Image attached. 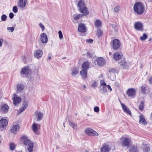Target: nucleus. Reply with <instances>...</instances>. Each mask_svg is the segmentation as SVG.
I'll use <instances>...</instances> for the list:
<instances>
[{
  "instance_id": "f257e3e1",
  "label": "nucleus",
  "mask_w": 152,
  "mask_h": 152,
  "mask_svg": "<svg viewBox=\"0 0 152 152\" xmlns=\"http://www.w3.org/2000/svg\"><path fill=\"white\" fill-rule=\"evenodd\" d=\"M77 6L79 7L80 12L83 14H76L72 16L73 20H77L83 16H86L89 14L88 10L83 1L80 0L78 2Z\"/></svg>"
},
{
  "instance_id": "f03ea898",
  "label": "nucleus",
  "mask_w": 152,
  "mask_h": 152,
  "mask_svg": "<svg viewBox=\"0 0 152 152\" xmlns=\"http://www.w3.org/2000/svg\"><path fill=\"white\" fill-rule=\"evenodd\" d=\"M21 140L23 144L26 145H27V149L29 152H32L34 146L33 143L30 141L26 136L22 137Z\"/></svg>"
},
{
  "instance_id": "7ed1b4c3",
  "label": "nucleus",
  "mask_w": 152,
  "mask_h": 152,
  "mask_svg": "<svg viewBox=\"0 0 152 152\" xmlns=\"http://www.w3.org/2000/svg\"><path fill=\"white\" fill-rule=\"evenodd\" d=\"M134 11L137 14L141 15L144 12L145 8L142 3L138 2L134 5Z\"/></svg>"
},
{
  "instance_id": "20e7f679",
  "label": "nucleus",
  "mask_w": 152,
  "mask_h": 152,
  "mask_svg": "<svg viewBox=\"0 0 152 152\" xmlns=\"http://www.w3.org/2000/svg\"><path fill=\"white\" fill-rule=\"evenodd\" d=\"M120 140L122 141L121 143V145L122 147H129L130 145L131 142V139L130 138H125L122 137Z\"/></svg>"
},
{
  "instance_id": "39448f33",
  "label": "nucleus",
  "mask_w": 152,
  "mask_h": 152,
  "mask_svg": "<svg viewBox=\"0 0 152 152\" xmlns=\"http://www.w3.org/2000/svg\"><path fill=\"white\" fill-rule=\"evenodd\" d=\"M31 71L28 66H26L22 69L20 72L21 75L23 77H26Z\"/></svg>"
},
{
  "instance_id": "423d86ee",
  "label": "nucleus",
  "mask_w": 152,
  "mask_h": 152,
  "mask_svg": "<svg viewBox=\"0 0 152 152\" xmlns=\"http://www.w3.org/2000/svg\"><path fill=\"white\" fill-rule=\"evenodd\" d=\"M85 132L88 136H97L98 135L96 131L89 128L86 129Z\"/></svg>"
},
{
  "instance_id": "0eeeda50",
  "label": "nucleus",
  "mask_w": 152,
  "mask_h": 152,
  "mask_svg": "<svg viewBox=\"0 0 152 152\" xmlns=\"http://www.w3.org/2000/svg\"><path fill=\"white\" fill-rule=\"evenodd\" d=\"M8 124V121L5 119L0 120V130L3 131L6 129Z\"/></svg>"
},
{
  "instance_id": "6e6552de",
  "label": "nucleus",
  "mask_w": 152,
  "mask_h": 152,
  "mask_svg": "<svg viewBox=\"0 0 152 152\" xmlns=\"http://www.w3.org/2000/svg\"><path fill=\"white\" fill-rule=\"evenodd\" d=\"M121 45L120 41L118 39H115L112 42V46L114 49L116 50L119 49Z\"/></svg>"
},
{
  "instance_id": "1a4fd4ad",
  "label": "nucleus",
  "mask_w": 152,
  "mask_h": 152,
  "mask_svg": "<svg viewBox=\"0 0 152 152\" xmlns=\"http://www.w3.org/2000/svg\"><path fill=\"white\" fill-rule=\"evenodd\" d=\"M121 105L124 111L130 115H131L132 113L129 108L122 103H121Z\"/></svg>"
},
{
  "instance_id": "9d476101",
  "label": "nucleus",
  "mask_w": 152,
  "mask_h": 152,
  "mask_svg": "<svg viewBox=\"0 0 152 152\" xmlns=\"http://www.w3.org/2000/svg\"><path fill=\"white\" fill-rule=\"evenodd\" d=\"M96 61L98 65L100 66L104 65L106 63L105 60L102 57L98 58L97 59Z\"/></svg>"
},
{
  "instance_id": "9b49d317",
  "label": "nucleus",
  "mask_w": 152,
  "mask_h": 152,
  "mask_svg": "<svg viewBox=\"0 0 152 152\" xmlns=\"http://www.w3.org/2000/svg\"><path fill=\"white\" fill-rule=\"evenodd\" d=\"M126 93L129 96L134 97L135 95V91L133 88H129L127 91Z\"/></svg>"
},
{
  "instance_id": "f8f14e48",
  "label": "nucleus",
  "mask_w": 152,
  "mask_h": 152,
  "mask_svg": "<svg viewBox=\"0 0 152 152\" xmlns=\"http://www.w3.org/2000/svg\"><path fill=\"white\" fill-rule=\"evenodd\" d=\"M40 40L43 43H46L48 40L47 36L46 34L43 33L40 35Z\"/></svg>"
},
{
  "instance_id": "ddd939ff",
  "label": "nucleus",
  "mask_w": 152,
  "mask_h": 152,
  "mask_svg": "<svg viewBox=\"0 0 152 152\" xmlns=\"http://www.w3.org/2000/svg\"><path fill=\"white\" fill-rule=\"evenodd\" d=\"M28 106V102L25 100L23 102L22 107L20 108L19 110L18 111V113L20 114L23 112Z\"/></svg>"
},
{
  "instance_id": "4468645a",
  "label": "nucleus",
  "mask_w": 152,
  "mask_h": 152,
  "mask_svg": "<svg viewBox=\"0 0 152 152\" xmlns=\"http://www.w3.org/2000/svg\"><path fill=\"white\" fill-rule=\"evenodd\" d=\"M26 2L27 0H19L18 6L20 8L23 9L25 7Z\"/></svg>"
},
{
  "instance_id": "2eb2a0df",
  "label": "nucleus",
  "mask_w": 152,
  "mask_h": 152,
  "mask_svg": "<svg viewBox=\"0 0 152 152\" xmlns=\"http://www.w3.org/2000/svg\"><path fill=\"white\" fill-rule=\"evenodd\" d=\"M119 64L121 65V66L124 69H128V66L127 63L125 62V60L124 58L121 59L120 62H119Z\"/></svg>"
},
{
  "instance_id": "dca6fc26",
  "label": "nucleus",
  "mask_w": 152,
  "mask_h": 152,
  "mask_svg": "<svg viewBox=\"0 0 152 152\" xmlns=\"http://www.w3.org/2000/svg\"><path fill=\"white\" fill-rule=\"evenodd\" d=\"M19 128L20 125L19 124L14 125L12 127L11 131L13 133L16 134L19 131Z\"/></svg>"
},
{
  "instance_id": "f3484780",
  "label": "nucleus",
  "mask_w": 152,
  "mask_h": 152,
  "mask_svg": "<svg viewBox=\"0 0 152 152\" xmlns=\"http://www.w3.org/2000/svg\"><path fill=\"white\" fill-rule=\"evenodd\" d=\"M78 30L79 31L82 33L85 32L86 29L84 24L82 23H80L78 26Z\"/></svg>"
},
{
  "instance_id": "a211bd4d",
  "label": "nucleus",
  "mask_w": 152,
  "mask_h": 152,
  "mask_svg": "<svg viewBox=\"0 0 152 152\" xmlns=\"http://www.w3.org/2000/svg\"><path fill=\"white\" fill-rule=\"evenodd\" d=\"M43 54V52L41 50H38L34 53V56L38 58H41Z\"/></svg>"
},
{
  "instance_id": "6ab92c4d",
  "label": "nucleus",
  "mask_w": 152,
  "mask_h": 152,
  "mask_svg": "<svg viewBox=\"0 0 152 152\" xmlns=\"http://www.w3.org/2000/svg\"><path fill=\"white\" fill-rule=\"evenodd\" d=\"M36 118H37V121H39L41 120L43 117V114L41 112H35Z\"/></svg>"
},
{
  "instance_id": "aec40b11",
  "label": "nucleus",
  "mask_w": 152,
  "mask_h": 152,
  "mask_svg": "<svg viewBox=\"0 0 152 152\" xmlns=\"http://www.w3.org/2000/svg\"><path fill=\"white\" fill-rule=\"evenodd\" d=\"M110 150L109 145L106 144H104L103 146L101 148V152H109Z\"/></svg>"
},
{
  "instance_id": "412c9836",
  "label": "nucleus",
  "mask_w": 152,
  "mask_h": 152,
  "mask_svg": "<svg viewBox=\"0 0 152 152\" xmlns=\"http://www.w3.org/2000/svg\"><path fill=\"white\" fill-rule=\"evenodd\" d=\"M134 27L137 30L142 31V29L143 26L141 23L137 22L135 23Z\"/></svg>"
},
{
  "instance_id": "4be33fe9",
  "label": "nucleus",
  "mask_w": 152,
  "mask_h": 152,
  "mask_svg": "<svg viewBox=\"0 0 152 152\" xmlns=\"http://www.w3.org/2000/svg\"><path fill=\"white\" fill-rule=\"evenodd\" d=\"M40 125L39 124L34 123L32 126V128L34 132L36 134V132L38 129L40 128Z\"/></svg>"
},
{
  "instance_id": "5701e85b",
  "label": "nucleus",
  "mask_w": 152,
  "mask_h": 152,
  "mask_svg": "<svg viewBox=\"0 0 152 152\" xmlns=\"http://www.w3.org/2000/svg\"><path fill=\"white\" fill-rule=\"evenodd\" d=\"M16 88L17 92H20L24 89V85L23 84L19 83L17 85Z\"/></svg>"
},
{
  "instance_id": "b1692460",
  "label": "nucleus",
  "mask_w": 152,
  "mask_h": 152,
  "mask_svg": "<svg viewBox=\"0 0 152 152\" xmlns=\"http://www.w3.org/2000/svg\"><path fill=\"white\" fill-rule=\"evenodd\" d=\"M13 104L15 106L21 102V98L19 97H17L16 94H15V96L13 98Z\"/></svg>"
},
{
  "instance_id": "393cba45",
  "label": "nucleus",
  "mask_w": 152,
  "mask_h": 152,
  "mask_svg": "<svg viewBox=\"0 0 152 152\" xmlns=\"http://www.w3.org/2000/svg\"><path fill=\"white\" fill-rule=\"evenodd\" d=\"M9 107L7 104H3L2 105L1 111L4 113H6L8 110Z\"/></svg>"
},
{
  "instance_id": "a878e982",
  "label": "nucleus",
  "mask_w": 152,
  "mask_h": 152,
  "mask_svg": "<svg viewBox=\"0 0 152 152\" xmlns=\"http://www.w3.org/2000/svg\"><path fill=\"white\" fill-rule=\"evenodd\" d=\"M139 123L145 125L147 124V122L142 115L139 116Z\"/></svg>"
},
{
  "instance_id": "bb28decb",
  "label": "nucleus",
  "mask_w": 152,
  "mask_h": 152,
  "mask_svg": "<svg viewBox=\"0 0 152 152\" xmlns=\"http://www.w3.org/2000/svg\"><path fill=\"white\" fill-rule=\"evenodd\" d=\"M89 66V64L88 62L87 61L84 63L82 65V68L83 69L87 70L88 69Z\"/></svg>"
},
{
  "instance_id": "cd10ccee",
  "label": "nucleus",
  "mask_w": 152,
  "mask_h": 152,
  "mask_svg": "<svg viewBox=\"0 0 152 152\" xmlns=\"http://www.w3.org/2000/svg\"><path fill=\"white\" fill-rule=\"evenodd\" d=\"M80 74L84 79L87 77V70L83 69L80 72Z\"/></svg>"
},
{
  "instance_id": "c85d7f7f",
  "label": "nucleus",
  "mask_w": 152,
  "mask_h": 152,
  "mask_svg": "<svg viewBox=\"0 0 152 152\" xmlns=\"http://www.w3.org/2000/svg\"><path fill=\"white\" fill-rule=\"evenodd\" d=\"M121 58V55L118 53H114L113 56V58L116 60L119 59Z\"/></svg>"
},
{
  "instance_id": "c756f323",
  "label": "nucleus",
  "mask_w": 152,
  "mask_h": 152,
  "mask_svg": "<svg viewBox=\"0 0 152 152\" xmlns=\"http://www.w3.org/2000/svg\"><path fill=\"white\" fill-rule=\"evenodd\" d=\"M95 25L97 28L100 27L102 25L101 21L99 20H96L95 22Z\"/></svg>"
},
{
  "instance_id": "7c9ffc66",
  "label": "nucleus",
  "mask_w": 152,
  "mask_h": 152,
  "mask_svg": "<svg viewBox=\"0 0 152 152\" xmlns=\"http://www.w3.org/2000/svg\"><path fill=\"white\" fill-rule=\"evenodd\" d=\"M69 124L74 129H77V125L73 122L69 121Z\"/></svg>"
},
{
  "instance_id": "2f4dec72",
  "label": "nucleus",
  "mask_w": 152,
  "mask_h": 152,
  "mask_svg": "<svg viewBox=\"0 0 152 152\" xmlns=\"http://www.w3.org/2000/svg\"><path fill=\"white\" fill-rule=\"evenodd\" d=\"M78 73V69L77 68H74L72 70L71 75L72 76H75Z\"/></svg>"
},
{
  "instance_id": "473e14b6",
  "label": "nucleus",
  "mask_w": 152,
  "mask_h": 152,
  "mask_svg": "<svg viewBox=\"0 0 152 152\" xmlns=\"http://www.w3.org/2000/svg\"><path fill=\"white\" fill-rule=\"evenodd\" d=\"M96 34L98 37H100L102 35V31L100 29H98Z\"/></svg>"
},
{
  "instance_id": "72a5a7b5",
  "label": "nucleus",
  "mask_w": 152,
  "mask_h": 152,
  "mask_svg": "<svg viewBox=\"0 0 152 152\" xmlns=\"http://www.w3.org/2000/svg\"><path fill=\"white\" fill-rule=\"evenodd\" d=\"M144 107V102L143 101H141L139 105V109L140 110L142 111Z\"/></svg>"
},
{
  "instance_id": "f704fd0d",
  "label": "nucleus",
  "mask_w": 152,
  "mask_h": 152,
  "mask_svg": "<svg viewBox=\"0 0 152 152\" xmlns=\"http://www.w3.org/2000/svg\"><path fill=\"white\" fill-rule=\"evenodd\" d=\"M100 90L101 91V93L102 94H105L107 91V89L106 86H103L102 89H101Z\"/></svg>"
},
{
  "instance_id": "c9c22d12",
  "label": "nucleus",
  "mask_w": 152,
  "mask_h": 152,
  "mask_svg": "<svg viewBox=\"0 0 152 152\" xmlns=\"http://www.w3.org/2000/svg\"><path fill=\"white\" fill-rule=\"evenodd\" d=\"M148 37V36L145 34H143V36L140 37V39L141 40L144 41Z\"/></svg>"
},
{
  "instance_id": "e433bc0d",
  "label": "nucleus",
  "mask_w": 152,
  "mask_h": 152,
  "mask_svg": "<svg viewBox=\"0 0 152 152\" xmlns=\"http://www.w3.org/2000/svg\"><path fill=\"white\" fill-rule=\"evenodd\" d=\"M15 145L13 143H11L10 144V148L11 150H13L15 148Z\"/></svg>"
},
{
  "instance_id": "4c0bfd02",
  "label": "nucleus",
  "mask_w": 152,
  "mask_h": 152,
  "mask_svg": "<svg viewBox=\"0 0 152 152\" xmlns=\"http://www.w3.org/2000/svg\"><path fill=\"white\" fill-rule=\"evenodd\" d=\"M137 148L135 146H133L132 148L130 149V152H137Z\"/></svg>"
},
{
  "instance_id": "58836bf2",
  "label": "nucleus",
  "mask_w": 152,
  "mask_h": 152,
  "mask_svg": "<svg viewBox=\"0 0 152 152\" xmlns=\"http://www.w3.org/2000/svg\"><path fill=\"white\" fill-rule=\"evenodd\" d=\"M7 18V16L5 15H2L1 17V20L2 21H5Z\"/></svg>"
},
{
  "instance_id": "ea45409f",
  "label": "nucleus",
  "mask_w": 152,
  "mask_h": 152,
  "mask_svg": "<svg viewBox=\"0 0 152 152\" xmlns=\"http://www.w3.org/2000/svg\"><path fill=\"white\" fill-rule=\"evenodd\" d=\"M120 7L118 6L114 8V11L115 12H118L120 11Z\"/></svg>"
},
{
  "instance_id": "a19ab883",
  "label": "nucleus",
  "mask_w": 152,
  "mask_h": 152,
  "mask_svg": "<svg viewBox=\"0 0 152 152\" xmlns=\"http://www.w3.org/2000/svg\"><path fill=\"white\" fill-rule=\"evenodd\" d=\"M100 84L101 86H106V84L104 82V80H101L100 81Z\"/></svg>"
},
{
  "instance_id": "79ce46f5",
  "label": "nucleus",
  "mask_w": 152,
  "mask_h": 152,
  "mask_svg": "<svg viewBox=\"0 0 152 152\" xmlns=\"http://www.w3.org/2000/svg\"><path fill=\"white\" fill-rule=\"evenodd\" d=\"M7 30L9 31L10 32H12L14 30V28L13 27H7Z\"/></svg>"
},
{
  "instance_id": "37998d69",
  "label": "nucleus",
  "mask_w": 152,
  "mask_h": 152,
  "mask_svg": "<svg viewBox=\"0 0 152 152\" xmlns=\"http://www.w3.org/2000/svg\"><path fill=\"white\" fill-rule=\"evenodd\" d=\"M13 11L14 12L16 13L18 12V10L17 7L16 6H14L13 7Z\"/></svg>"
},
{
  "instance_id": "c03bdc74",
  "label": "nucleus",
  "mask_w": 152,
  "mask_h": 152,
  "mask_svg": "<svg viewBox=\"0 0 152 152\" xmlns=\"http://www.w3.org/2000/svg\"><path fill=\"white\" fill-rule=\"evenodd\" d=\"M141 92L142 93V94H144L145 93V87L144 86H142L141 88Z\"/></svg>"
},
{
  "instance_id": "a18cd8bd",
  "label": "nucleus",
  "mask_w": 152,
  "mask_h": 152,
  "mask_svg": "<svg viewBox=\"0 0 152 152\" xmlns=\"http://www.w3.org/2000/svg\"><path fill=\"white\" fill-rule=\"evenodd\" d=\"M113 30H114L115 32H117L118 30L117 26L116 25L112 26Z\"/></svg>"
},
{
  "instance_id": "49530a36",
  "label": "nucleus",
  "mask_w": 152,
  "mask_h": 152,
  "mask_svg": "<svg viewBox=\"0 0 152 152\" xmlns=\"http://www.w3.org/2000/svg\"><path fill=\"white\" fill-rule=\"evenodd\" d=\"M58 34L59 38L61 39H62L63 37V36L61 31H59L58 32Z\"/></svg>"
},
{
  "instance_id": "de8ad7c7",
  "label": "nucleus",
  "mask_w": 152,
  "mask_h": 152,
  "mask_svg": "<svg viewBox=\"0 0 152 152\" xmlns=\"http://www.w3.org/2000/svg\"><path fill=\"white\" fill-rule=\"evenodd\" d=\"M109 73H115L116 72V70L115 68H112L109 71Z\"/></svg>"
},
{
  "instance_id": "09e8293b",
  "label": "nucleus",
  "mask_w": 152,
  "mask_h": 152,
  "mask_svg": "<svg viewBox=\"0 0 152 152\" xmlns=\"http://www.w3.org/2000/svg\"><path fill=\"white\" fill-rule=\"evenodd\" d=\"M94 110L95 112L96 113L98 112L99 111V107L97 106L95 107L94 108Z\"/></svg>"
},
{
  "instance_id": "8fccbe9b",
  "label": "nucleus",
  "mask_w": 152,
  "mask_h": 152,
  "mask_svg": "<svg viewBox=\"0 0 152 152\" xmlns=\"http://www.w3.org/2000/svg\"><path fill=\"white\" fill-rule=\"evenodd\" d=\"M39 25L40 27L42 28V31H43L45 28L44 26L41 23L39 24Z\"/></svg>"
},
{
  "instance_id": "3c124183",
  "label": "nucleus",
  "mask_w": 152,
  "mask_h": 152,
  "mask_svg": "<svg viewBox=\"0 0 152 152\" xmlns=\"http://www.w3.org/2000/svg\"><path fill=\"white\" fill-rule=\"evenodd\" d=\"M97 86L96 83V82H94L91 85L92 87L94 88Z\"/></svg>"
},
{
  "instance_id": "603ef678",
  "label": "nucleus",
  "mask_w": 152,
  "mask_h": 152,
  "mask_svg": "<svg viewBox=\"0 0 152 152\" xmlns=\"http://www.w3.org/2000/svg\"><path fill=\"white\" fill-rule=\"evenodd\" d=\"M14 16V14L13 13L11 12L9 14V17L10 18L12 19Z\"/></svg>"
},
{
  "instance_id": "864d4df0",
  "label": "nucleus",
  "mask_w": 152,
  "mask_h": 152,
  "mask_svg": "<svg viewBox=\"0 0 152 152\" xmlns=\"http://www.w3.org/2000/svg\"><path fill=\"white\" fill-rule=\"evenodd\" d=\"M93 42V40L91 39H87L86 41V42L89 43H91Z\"/></svg>"
},
{
  "instance_id": "5fc2aeb1",
  "label": "nucleus",
  "mask_w": 152,
  "mask_h": 152,
  "mask_svg": "<svg viewBox=\"0 0 152 152\" xmlns=\"http://www.w3.org/2000/svg\"><path fill=\"white\" fill-rule=\"evenodd\" d=\"M106 88L107 87L108 89L110 90V91H112V88H111V87L110 85H106Z\"/></svg>"
},
{
  "instance_id": "6e6d98bb",
  "label": "nucleus",
  "mask_w": 152,
  "mask_h": 152,
  "mask_svg": "<svg viewBox=\"0 0 152 152\" xmlns=\"http://www.w3.org/2000/svg\"><path fill=\"white\" fill-rule=\"evenodd\" d=\"M149 81L150 84H152V76L149 78Z\"/></svg>"
},
{
  "instance_id": "4d7b16f0",
  "label": "nucleus",
  "mask_w": 152,
  "mask_h": 152,
  "mask_svg": "<svg viewBox=\"0 0 152 152\" xmlns=\"http://www.w3.org/2000/svg\"><path fill=\"white\" fill-rule=\"evenodd\" d=\"M87 56L88 57H91L92 56V55L91 53H87Z\"/></svg>"
},
{
  "instance_id": "13d9d810",
  "label": "nucleus",
  "mask_w": 152,
  "mask_h": 152,
  "mask_svg": "<svg viewBox=\"0 0 152 152\" xmlns=\"http://www.w3.org/2000/svg\"><path fill=\"white\" fill-rule=\"evenodd\" d=\"M51 58V57L50 56H49L48 58V59L49 60H50Z\"/></svg>"
},
{
  "instance_id": "bf43d9fd",
  "label": "nucleus",
  "mask_w": 152,
  "mask_h": 152,
  "mask_svg": "<svg viewBox=\"0 0 152 152\" xmlns=\"http://www.w3.org/2000/svg\"><path fill=\"white\" fill-rule=\"evenodd\" d=\"M83 87L84 88H86V85H83Z\"/></svg>"
},
{
  "instance_id": "052dcab7",
  "label": "nucleus",
  "mask_w": 152,
  "mask_h": 152,
  "mask_svg": "<svg viewBox=\"0 0 152 152\" xmlns=\"http://www.w3.org/2000/svg\"><path fill=\"white\" fill-rule=\"evenodd\" d=\"M152 39V38H149V39H148V41H151V40Z\"/></svg>"
},
{
  "instance_id": "680f3d73",
  "label": "nucleus",
  "mask_w": 152,
  "mask_h": 152,
  "mask_svg": "<svg viewBox=\"0 0 152 152\" xmlns=\"http://www.w3.org/2000/svg\"><path fill=\"white\" fill-rule=\"evenodd\" d=\"M2 46V43L0 41V47Z\"/></svg>"
},
{
  "instance_id": "e2e57ef3",
  "label": "nucleus",
  "mask_w": 152,
  "mask_h": 152,
  "mask_svg": "<svg viewBox=\"0 0 152 152\" xmlns=\"http://www.w3.org/2000/svg\"><path fill=\"white\" fill-rule=\"evenodd\" d=\"M109 54L110 56L112 54V53L111 52H110L109 53Z\"/></svg>"
},
{
  "instance_id": "0e129e2a",
  "label": "nucleus",
  "mask_w": 152,
  "mask_h": 152,
  "mask_svg": "<svg viewBox=\"0 0 152 152\" xmlns=\"http://www.w3.org/2000/svg\"><path fill=\"white\" fill-rule=\"evenodd\" d=\"M63 126H64V127H65V126H64V124H63Z\"/></svg>"
}]
</instances>
